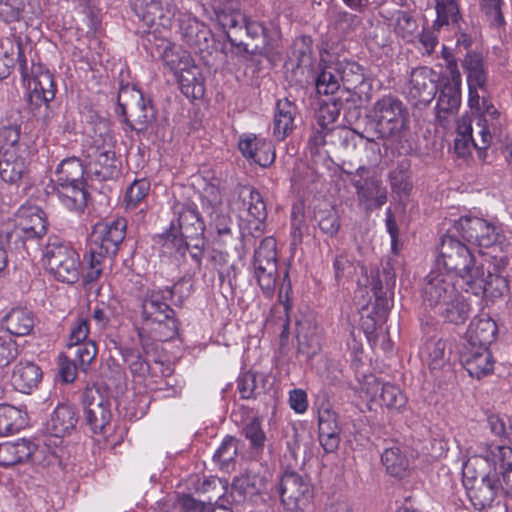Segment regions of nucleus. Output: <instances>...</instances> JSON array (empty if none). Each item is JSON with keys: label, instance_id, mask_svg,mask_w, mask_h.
<instances>
[{"label": "nucleus", "instance_id": "nucleus-1", "mask_svg": "<svg viewBox=\"0 0 512 512\" xmlns=\"http://www.w3.org/2000/svg\"><path fill=\"white\" fill-rule=\"evenodd\" d=\"M318 94H341L360 103L371 100L372 83L366 78L364 69L357 62L343 59L325 64L313 78Z\"/></svg>", "mask_w": 512, "mask_h": 512}, {"label": "nucleus", "instance_id": "nucleus-2", "mask_svg": "<svg viewBox=\"0 0 512 512\" xmlns=\"http://www.w3.org/2000/svg\"><path fill=\"white\" fill-rule=\"evenodd\" d=\"M364 132L374 151H380L375 139L400 141L408 130L409 113L397 97L385 95L378 99L365 115Z\"/></svg>", "mask_w": 512, "mask_h": 512}, {"label": "nucleus", "instance_id": "nucleus-3", "mask_svg": "<svg viewBox=\"0 0 512 512\" xmlns=\"http://www.w3.org/2000/svg\"><path fill=\"white\" fill-rule=\"evenodd\" d=\"M185 285H188L186 290L189 291L191 285L186 281H180L172 288L147 290L140 297L142 324L150 329L155 339L160 342L170 341L178 335L179 323L175 318V311L167 301L175 294L182 293Z\"/></svg>", "mask_w": 512, "mask_h": 512}, {"label": "nucleus", "instance_id": "nucleus-4", "mask_svg": "<svg viewBox=\"0 0 512 512\" xmlns=\"http://www.w3.org/2000/svg\"><path fill=\"white\" fill-rule=\"evenodd\" d=\"M395 283L396 273L389 261L383 264L381 269H371L370 274L366 277L365 286L372 292L374 303L367 316L361 318V328L369 341L375 337L377 328L381 327L387 320L392 307Z\"/></svg>", "mask_w": 512, "mask_h": 512}, {"label": "nucleus", "instance_id": "nucleus-5", "mask_svg": "<svg viewBox=\"0 0 512 512\" xmlns=\"http://www.w3.org/2000/svg\"><path fill=\"white\" fill-rule=\"evenodd\" d=\"M127 223L123 218L109 222H98L93 226L86 258L88 281H95L102 273V264L107 257L115 256L125 238Z\"/></svg>", "mask_w": 512, "mask_h": 512}, {"label": "nucleus", "instance_id": "nucleus-6", "mask_svg": "<svg viewBox=\"0 0 512 512\" xmlns=\"http://www.w3.org/2000/svg\"><path fill=\"white\" fill-rule=\"evenodd\" d=\"M117 113L130 131L137 134L152 132L157 126V112L152 101L133 85L121 86L117 97Z\"/></svg>", "mask_w": 512, "mask_h": 512}, {"label": "nucleus", "instance_id": "nucleus-7", "mask_svg": "<svg viewBox=\"0 0 512 512\" xmlns=\"http://www.w3.org/2000/svg\"><path fill=\"white\" fill-rule=\"evenodd\" d=\"M456 232L448 229L441 237L437 265L443 266L448 273L461 277L466 284L482 275V266L476 265V260L470 248L460 241Z\"/></svg>", "mask_w": 512, "mask_h": 512}, {"label": "nucleus", "instance_id": "nucleus-8", "mask_svg": "<svg viewBox=\"0 0 512 512\" xmlns=\"http://www.w3.org/2000/svg\"><path fill=\"white\" fill-rule=\"evenodd\" d=\"M43 262L46 270L58 281L75 283L80 275L78 253L59 239H50L45 247Z\"/></svg>", "mask_w": 512, "mask_h": 512}, {"label": "nucleus", "instance_id": "nucleus-9", "mask_svg": "<svg viewBox=\"0 0 512 512\" xmlns=\"http://www.w3.org/2000/svg\"><path fill=\"white\" fill-rule=\"evenodd\" d=\"M162 60L177 76L182 92L193 98L201 97L204 93L202 83L197 78L199 69L194 65L190 53L182 48L169 44L165 47Z\"/></svg>", "mask_w": 512, "mask_h": 512}, {"label": "nucleus", "instance_id": "nucleus-10", "mask_svg": "<svg viewBox=\"0 0 512 512\" xmlns=\"http://www.w3.org/2000/svg\"><path fill=\"white\" fill-rule=\"evenodd\" d=\"M277 494L284 512H305L314 498V490L307 477L295 471L282 474Z\"/></svg>", "mask_w": 512, "mask_h": 512}, {"label": "nucleus", "instance_id": "nucleus-11", "mask_svg": "<svg viewBox=\"0 0 512 512\" xmlns=\"http://www.w3.org/2000/svg\"><path fill=\"white\" fill-rule=\"evenodd\" d=\"M451 229L464 241L479 247L496 249L499 246L502 249L505 241L500 227L478 217H461L454 222Z\"/></svg>", "mask_w": 512, "mask_h": 512}, {"label": "nucleus", "instance_id": "nucleus-12", "mask_svg": "<svg viewBox=\"0 0 512 512\" xmlns=\"http://www.w3.org/2000/svg\"><path fill=\"white\" fill-rule=\"evenodd\" d=\"M456 355L469 376L481 379L494 370V358L487 346L461 341L456 346Z\"/></svg>", "mask_w": 512, "mask_h": 512}, {"label": "nucleus", "instance_id": "nucleus-13", "mask_svg": "<svg viewBox=\"0 0 512 512\" xmlns=\"http://www.w3.org/2000/svg\"><path fill=\"white\" fill-rule=\"evenodd\" d=\"M16 226L9 235L15 241H21L26 249L28 240H37L47 233L45 213L37 206L22 205L16 212Z\"/></svg>", "mask_w": 512, "mask_h": 512}, {"label": "nucleus", "instance_id": "nucleus-14", "mask_svg": "<svg viewBox=\"0 0 512 512\" xmlns=\"http://www.w3.org/2000/svg\"><path fill=\"white\" fill-rule=\"evenodd\" d=\"M267 488V478L258 473L246 471L234 477L231 483V497L236 502H248L253 505L264 502L263 494Z\"/></svg>", "mask_w": 512, "mask_h": 512}, {"label": "nucleus", "instance_id": "nucleus-15", "mask_svg": "<svg viewBox=\"0 0 512 512\" xmlns=\"http://www.w3.org/2000/svg\"><path fill=\"white\" fill-rule=\"evenodd\" d=\"M458 292L448 275L432 271L426 277L422 297L427 306L436 309Z\"/></svg>", "mask_w": 512, "mask_h": 512}, {"label": "nucleus", "instance_id": "nucleus-16", "mask_svg": "<svg viewBox=\"0 0 512 512\" xmlns=\"http://www.w3.org/2000/svg\"><path fill=\"white\" fill-rule=\"evenodd\" d=\"M352 185L356 189L359 204L363 205L367 213L381 208L387 201L386 188L382 187L381 181L375 177L353 179Z\"/></svg>", "mask_w": 512, "mask_h": 512}, {"label": "nucleus", "instance_id": "nucleus-17", "mask_svg": "<svg viewBox=\"0 0 512 512\" xmlns=\"http://www.w3.org/2000/svg\"><path fill=\"white\" fill-rule=\"evenodd\" d=\"M433 71L427 68H417L411 73L409 97L416 106H428L435 98L438 85L432 78Z\"/></svg>", "mask_w": 512, "mask_h": 512}, {"label": "nucleus", "instance_id": "nucleus-18", "mask_svg": "<svg viewBox=\"0 0 512 512\" xmlns=\"http://www.w3.org/2000/svg\"><path fill=\"white\" fill-rule=\"evenodd\" d=\"M367 393L371 400L377 402L380 406H385L389 410L400 411L407 403V397L402 390L393 384L380 382L373 378L366 383Z\"/></svg>", "mask_w": 512, "mask_h": 512}, {"label": "nucleus", "instance_id": "nucleus-19", "mask_svg": "<svg viewBox=\"0 0 512 512\" xmlns=\"http://www.w3.org/2000/svg\"><path fill=\"white\" fill-rule=\"evenodd\" d=\"M498 335L496 322L488 315L473 318L462 341L490 347Z\"/></svg>", "mask_w": 512, "mask_h": 512}, {"label": "nucleus", "instance_id": "nucleus-20", "mask_svg": "<svg viewBox=\"0 0 512 512\" xmlns=\"http://www.w3.org/2000/svg\"><path fill=\"white\" fill-rule=\"evenodd\" d=\"M332 97L320 105L319 111L323 113L330 122H335L340 113L348 124H353L360 116V110L356 106L354 99H350L341 94H333Z\"/></svg>", "mask_w": 512, "mask_h": 512}, {"label": "nucleus", "instance_id": "nucleus-21", "mask_svg": "<svg viewBox=\"0 0 512 512\" xmlns=\"http://www.w3.org/2000/svg\"><path fill=\"white\" fill-rule=\"evenodd\" d=\"M79 416L74 406L59 404L47 421V432L55 437H64L75 429Z\"/></svg>", "mask_w": 512, "mask_h": 512}, {"label": "nucleus", "instance_id": "nucleus-22", "mask_svg": "<svg viewBox=\"0 0 512 512\" xmlns=\"http://www.w3.org/2000/svg\"><path fill=\"white\" fill-rule=\"evenodd\" d=\"M88 166L101 180L112 178L117 172L115 153L104 147L92 146L87 150Z\"/></svg>", "mask_w": 512, "mask_h": 512}, {"label": "nucleus", "instance_id": "nucleus-23", "mask_svg": "<svg viewBox=\"0 0 512 512\" xmlns=\"http://www.w3.org/2000/svg\"><path fill=\"white\" fill-rule=\"evenodd\" d=\"M24 152L5 150L0 152V178L8 184H17L27 173Z\"/></svg>", "mask_w": 512, "mask_h": 512}, {"label": "nucleus", "instance_id": "nucleus-24", "mask_svg": "<svg viewBox=\"0 0 512 512\" xmlns=\"http://www.w3.org/2000/svg\"><path fill=\"white\" fill-rule=\"evenodd\" d=\"M42 380V370L34 362L20 361L12 373V384L21 393L29 394Z\"/></svg>", "mask_w": 512, "mask_h": 512}, {"label": "nucleus", "instance_id": "nucleus-25", "mask_svg": "<svg viewBox=\"0 0 512 512\" xmlns=\"http://www.w3.org/2000/svg\"><path fill=\"white\" fill-rule=\"evenodd\" d=\"M180 34L184 43L195 52H203L208 49V30L205 25L195 18H183L180 20Z\"/></svg>", "mask_w": 512, "mask_h": 512}, {"label": "nucleus", "instance_id": "nucleus-26", "mask_svg": "<svg viewBox=\"0 0 512 512\" xmlns=\"http://www.w3.org/2000/svg\"><path fill=\"white\" fill-rule=\"evenodd\" d=\"M36 448L32 441L26 439L1 443V466L9 467L28 461Z\"/></svg>", "mask_w": 512, "mask_h": 512}, {"label": "nucleus", "instance_id": "nucleus-27", "mask_svg": "<svg viewBox=\"0 0 512 512\" xmlns=\"http://www.w3.org/2000/svg\"><path fill=\"white\" fill-rule=\"evenodd\" d=\"M297 110V106L288 99L277 101L273 121V134L278 140H284L293 131Z\"/></svg>", "mask_w": 512, "mask_h": 512}, {"label": "nucleus", "instance_id": "nucleus-28", "mask_svg": "<svg viewBox=\"0 0 512 512\" xmlns=\"http://www.w3.org/2000/svg\"><path fill=\"white\" fill-rule=\"evenodd\" d=\"M35 325V316L27 308H13L3 319L2 326L14 336H25L31 333Z\"/></svg>", "mask_w": 512, "mask_h": 512}, {"label": "nucleus", "instance_id": "nucleus-29", "mask_svg": "<svg viewBox=\"0 0 512 512\" xmlns=\"http://www.w3.org/2000/svg\"><path fill=\"white\" fill-rule=\"evenodd\" d=\"M460 103L461 83L443 81L436 105L437 118L446 119L448 115L456 113Z\"/></svg>", "mask_w": 512, "mask_h": 512}, {"label": "nucleus", "instance_id": "nucleus-30", "mask_svg": "<svg viewBox=\"0 0 512 512\" xmlns=\"http://www.w3.org/2000/svg\"><path fill=\"white\" fill-rule=\"evenodd\" d=\"M16 49L19 69L23 80H28V82L37 80L40 75L50 73L48 70H44L40 63H35V59L32 56L33 49L30 42L24 44L21 38L18 37L16 39Z\"/></svg>", "mask_w": 512, "mask_h": 512}, {"label": "nucleus", "instance_id": "nucleus-31", "mask_svg": "<svg viewBox=\"0 0 512 512\" xmlns=\"http://www.w3.org/2000/svg\"><path fill=\"white\" fill-rule=\"evenodd\" d=\"M57 195L61 203L69 210L83 212L87 205V192L84 183L57 184Z\"/></svg>", "mask_w": 512, "mask_h": 512}, {"label": "nucleus", "instance_id": "nucleus-32", "mask_svg": "<svg viewBox=\"0 0 512 512\" xmlns=\"http://www.w3.org/2000/svg\"><path fill=\"white\" fill-rule=\"evenodd\" d=\"M381 463L389 475L398 478L406 475L410 465L404 448L397 443L384 449L381 454Z\"/></svg>", "mask_w": 512, "mask_h": 512}, {"label": "nucleus", "instance_id": "nucleus-33", "mask_svg": "<svg viewBox=\"0 0 512 512\" xmlns=\"http://www.w3.org/2000/svg\"><path fill=\"white\" fill-rule=\"evenodd\" d=\"M174 209L178 215L177 221L180 233L178 237L203 235L204 224L194 207L177 204Z\"/></svg>", "mask_w": 512, "mask_h": 512}, {"label": "nucleus", "instance_id": "nucleus-34", "mask_svg": "<svg viewBox=\"0 0 512 512\" xmlns=\"http://www.w3.org/2000/svg\"><path fill=\"white\" fill-rule=\"evenodd\" d=\"M436 310V313L442 317L445 322L461 325L469 318L470 305L461 293L458 292L457 296L451 297L436 308Z\"/></svg>", "mask_w": 512, "mask_h": 512}, {"label": "nucleus", "instance_id": "nucleus-35", "mask_svg": "<svg viewBox=\"0 0 512 512\" xmlns=\"http://www.w3.org/2000/svg\"><path fill=\"white\" fill-rule=\"evenodd\" d=\"M254 274L257 282L266 296L274 293L278 279V259H264L258 262L253 259Z\"/></svg>", "mask_w": 512, "mask_h": 512}, {"label": "nucleus", "instance_id": "nucleus-36", "mask_svg": "<svg viewBox=\"0 0 512 512\" xmlns=\"http://www.w3.org/2000/svg\"><path fill=\"white\" fill-rule=\"evenodd\" d=\"M29 102L36 107L48 104L55 97L56 86L51 73L40 75L37 80L29 81Z\"/></svg>", "mask_w": 512, "mask_h": 512}, {"label": "nucleus", "instance_id": "nucleus-37", "mask_svg": "<svg viewBox=\"0 0 512 512\" xmlns=\"http://www.w3.org/2000/svg\"><path fill=\"white\" fill-rule=\"evenodd\" d=\"M21 121L2 120L0 126V152L5 150L26 152L27 145L21 143Z\"/></svg>", "mask_w": 512, "mask_h": 512}, {"label": "nucleus", "instance_id": "nucleus-38", "mask_svg": "<svg viewBox=\"0 0 512 512\" xmlns=\"http://www.w3.org/2000/svg\"><path fill=\"white\" fill-rule=\"evenodd\" d=\"M469 285H476L478 289L483 290L485 294H490L492 297H500L509 290V280L507 275L494 273L491 270L485 274L482 268V275L473 279Z\"/></svg>", "mask_w": 512, "mask_h": 512}, {"label": "nucleus", "instance_id": "nucleus-39", "mask_svg": "<svg viewBox=\"0 0 512 512\" xmlns=\"http://www.w3.org/2000/svg\"><path fill=\"white\" fill-rule=\"evenodd\" d=\"M85 169L82 161L77 157L63 160L55 172V183H84Z\"/></svg>", "mask_w": 512, "mask_h": 512}, {"label": "nucleus", "instance_id": "nucleus-40", "mask_svg": "<svg viewBox=\"0 0 512 512\" xmlns=\"http://www.w3.org/2000/svg\"><path fill=\"white\" fill-rule=\"evenodd\" d=\"M203 235H197L193 237H178L174 230V226L171 231L166 234L165 245H172L184 255L185 249L197 250V253H193V259L199 262L203 253L204 239Z\"/></svg>", "mask_w": 512, "mask_h": 512}, {"label": "nucleus", "instance_id": "nucleus-41", "mask_svg": "<svg viewBox=\"0 0 512 512\" xmlns=\"http://www.w3.org/2000/svg\"><path fill=\"white\" fill-rule=\"evenodd\" d=\"M205 199L208 203V209H210L209 215L211 218V224H214L218 234L224 232V218L222 216V197L218 187L215 185H209L205 189Z\"/></svg>", "mask_w": 512, "mask_h": 512}, {"label": "nucleus", "instance_id": "nucleus-42", "mask_svg": "<svg viewBox=\"0 0 512 512\" xmlns=\"http://www.w3.org/2000/svg\"><path fill=\"white\" fill-rule=\"evenodd\" d=\"M84 413L86 423L93 433H101L110 423L112 417L109 401L102 403V405H94L91 408L85 409Z\"/></svg>", "mask_w": 512, "mask_h": 512}, {"label": "nucleus", "instance_id": "nucleus-43", "mask_svg": "<svg viewBox=\"0 0 512 512\" xmlns=\"http://www.w3.org/2000/svg\"><path fill=\"white\" fill-rule=\"evenodd\" d=\"M244 214L253 218V223L255 224L253 230L262 233L264 230V222L267 218V210L263 197L255 189L250 200L248 201V206ZM249 224L251 225L252 221H249ZM249 230H252L251 226H249Z\"/></svg>", "mask_w": 512, "mask_h": 512}, {"label": "nucleus", "instance_id": "nucleus-44", "mask_svg": "<svg viewBox=\"0 0 512 512\" xmlns=\"http://www.w3.org/2000/svg\"><path fill=\"white\" fill-rule=\"evenodd\" d=\"M437 19L433 23L434 30L449 26L462 17L457 0H441L436 4Z\"/></svg>", "mask_w": 512, "mask_h": 512}, {"label": "nucleus", "instance_id": "nucleus-45", "mask_svg": "<svg viewBox=\"0 0 512 512\" xmlns=\"http://www.w3.org/2000/svg\"><path fill=\"white\" fill-rule=\"evenodd\" d=\"M394 32L398 37L410 42L418 30L417 20L407 11L398 10L393 15Z\"/></svg>", "mask_w": 512, "mask_h": 512}, {"label": "nucleus", "instance_id": "nucleus-46", "mask_svg": "<svg viewBox=\"0 0 512 512\" xmlns=\"http://www.w3.org/2000/svg\"><path fill=\"white\" fill-rule=\"evenodd\" d=\"M253 191L254 189L250 186L237 184L230 192L228 199L229 211L236 214L239 220L243 219V213L246 211Z\"/></svg>", "mask_w": 512, "mask_h": 512}, {"label": "nucleus", "instance_id": "nucleus-47", "mask_svg": "<svg viewBox=\"0 0 512 512\" xmlns=\"http://www.w3.org/2000/svg\"><path fill=\"white\" fill-rule=\"evenodd\" d=\"M132 8L136 16L147 26L153 25L162 13L160 0H132Z\"/></svg>", "mask_w": 512, "mask_h": 512}, {"label": "nucleus", "instance_id": "nucleus-48", "mask_svg": "<svg viewBox=\"0 0 512 512\" xmlns=\"http://www.w3.org/2000/svg\"><path fill=\"white\" fill-rule=\"evenodd\" d=\"M359 137H364L363 134H357L354 130L345 127H337L330 131L329 142L340 151H353L357 146Z\"/></svg>", "mask_w": 512, "mask_h": 512}, {"label": "nucleus", "instance_id": "nucleus-49", "mask_svg": "<svg viewBox=\"0 0 512 512\" xmlns=\"http://www.w3.org/2000/svg\"><path fill=\"white\" fill-rule=\"evenodd\" d=\"M20 418V410L11 405L0 404V436L19 430L21 426Z\"/></svg>", "mask_w": 512, "mask_h": 512}, {"label": "nucleus", "instance_id": "nucleus-50", "mask_svg": "<svg viewBox=\"0 0 512 512\" xmlns=\"http://www.w3.org/2000/svg\"><path fill=\"white\" fill-rule=\"evenodd\" d=\"M390 185L393 192L408 195L412 189V182L408 166L402 162L398 167L389 173Z\"/></svg>", "mask_w": 512, "mask_h": 512}, {"label": "nucleus", "instance_id": "nucleus-51", "mask_svg": "<svg viewBox=\"0 0 512 512\" xmlns=\"http://www.w3.org/2000/svg\"><path fill=\"white\" fill-rule=\"evenodd\" d=\"M245 437L249 440L250 446L253 451L258 454L263 451L266 441V435L261 427L259 418L254 417L244 427Z\"/></svg>", "mask_w": 512, "mask_h": 512}, {"label": "nucleus", "instance_id": "nucleus-52", "mask_svg": "<svg viewBox=\"0 0 512 512\" xmlns=\"http://www.w3.org/2000/svg\"><path fill=\"white\" fill-rule=\"evenodd\" d=\"M487 422L495 436L512 444V421L508 416L492 414L488 416Z\"/></svg>", "mask_w": 512, "mask_h": 512}, {"label": "nucleus", "instance_id": "nucleus-53", "mask_svg": "<svg viewBox=\"0 0 512 512\" xmlns=\"http://www.w3.org/2000/svg\"><path fill=\"white\" fill-rule=\"evenodd\" d=\"M150 191V182L143 178L135 180L127 189L125 195L126 208H135Z\"/></svg>", "mask_w": 512, "mask_h": 512}, {"label": "nucleus", "instance_id": "nucleus-54", "mask_svg": "<svg viewBox=\"0 0 512 512\" xmlns=\"http://www.w3.org/2000/svg\"><path fill=\"white\" fill-rule=\"evenodd\" d=\"M69 348L75 354L78 361L79 368L86 371L91 362L97 355L96 344L93 341H86L74 345H69Z\"/></svg>", "mask_w": 512, "mask_h": 512}, {"label": "nucleus", "instance_id": "nucleus-55", "mask_svg": "<svg viewBox=\"0 0 512 512\" xmlns=\"http://www.w3.org/2000/svg\"><path fill=\"white\" fill-rule=\"evenodd\" d=\"M448 344V340L442 338L427 343L429 358L431 360V365H433L434 368L442 365L446 361H450L452 350L451 346L447 349Z\"/></svg>", "mask_w": 512, "mask_h": 512}, {"label": "nucleus", "instance_id": "nucleus-56", "mask_svg": "<svg viewBox=\"0 0 512 512\" xmlns=\"http://www.w3.org/2000/svg\"><path fill=\"white\" fill-rule=\"evenodd\" d=\"M503 4V0H479L480 10L494 27H501L505 24L502 13Z\"/></svg>", "mask_w": 512, "mask_h": 512}, {"label": "nucleus", "instance_id": "nucleus-57", "mask_svg": "<svg viewBox=\"0 0 512 512\" xmlns=\"http://www.w3.org/2000/svg\"><path fill=\"white\" fill-rule=\"evenodd\" d=\"M340 226V217L335 209L319 212L318 227L325 235L331 238L335 237Z\"/></svg>", "mask_w": 512, "mask_h": 512}, {"label": "nucleus", "instance_id": "nucleus-58", "mask_svg": "<svg viewBox=\"0 0 512 512\" xmlns=\"http://www.w3.org/2000/svg\"><path fill=\"white\" fill-rule=\"evenodd\" d=\"M312 40L308 37H304L300 42L295 43L292 57L294 64H298L303 67H312L313 65V50Z\"/></svg>", "mask_w": 512, "mask_h": 512}, {"label": "nucleus", "instance_id": "nucleus-59", "mask_svg": "<svg viewBox=\"0 0 512 512\" xmlns=\"http://www.w3.org/2000/svg\"><path fill=\"white\" fill-rule=\"evenodd\" d=\"M285 66V77L290 85L304 87V85L308 83L312 67H303L298 64H294L293 59H289Z\"/></svg>", "mask_w": 512, "mask_h": 512}, {"label": "nucleus", "instance_id": "nucleus-60", "mask_svg": "<svg viewBox=\"0 0 512 512\" xmlns=\"http://www.w3.org/2000/svg\"><path fill=\"white\" fill-rule=\"evenodd\" d=\"M15 48L10 39H6L0 46V79L7 78L15 66Z\"/></svg>", "mask_w": 512, "mask_h": 512}, {"label": "nucleus", "instance_id": "nucleus-61", "mask_svg": "<svg viewBox=\"0 0 512 512\" xmlns=\"http://www.w3.org/2000/svg\"><path fill=\"white\" fill-rule=\"evenodd\" d=\"M342 430L339 424V415L328 407H321L318 410V433H326Z\"/></svg>", "mask_w": 512, "mask_h": 512}, {"label": "nucleus", "instance_id": "nucleus-62", "mask_svg": "<svg viewBox=\"0 0 512 512\" xmlns=\"http://www.w3.org/2000/svg\"><path fill=\"white\" fill-rule=\"evenodd\" d=\"M25 5L21 0H6L0 3V17L7 23L23 18Z\"/></svg>", "mask_w": 512, "mask_h": 512}, {"label": "nucleus", "instance_id": "nucleus-63", "mask_svg": "<svg viewBox=\"0 0 512 512\" xmlns=\"http://www.w3.org/2000/svg\"><path fill=\"white\" fill-rule=\"evenodd\" d=\"M18 353V345L11 337L0 336V369L12 363Z\"/></svg>", "mask_w": 512, "mask_h": 512}, {"label": "nucleus", "instance_id": "nucleus-64", "mask_svg": "<svg viewBox=\"0 0 512 512\" xmlns=\"http://www.w3.org/2000/svg\"><path fill=\"white\" fill-rule=\"evenodd\" d=\"M497 454L492 451L494 456H497L501 462L503 471L501 472L504 482L509 485L511 483L512 475V447L510 446H496Z\"/></svg>", "mask_w": 512, "mask_h": 512}]
</instances>
